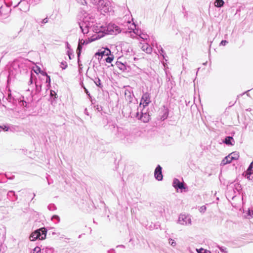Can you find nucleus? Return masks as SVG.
Masks as SVG:
<instances>
[{
    "mask_svg": "<svg viewBox=\"0 0 253 253\" xmlns=\"http://www.w3.org/2000/svg\"><path fill=\"white\" fill-rule=\"evenodd\" d=\"M94 22V18L88 13H84L82 21L79 23L80 27L82 32L85 34L89 32V28L92 26Z\"/></svg>",
    "mask_w": 253,
    "mask_h": 253,
    "instance_id": "nucleus-1",
    "label": "nucleus"
},
{
    "mask_svg": "<svg viewBox=\"0 0 253 253\" xmlns=\"http://www.w3.org/2000/svg\"><path fill=\"white\" fill-rule=\"evenodd\" d=\"M127 24H129V26H128V31H126V32L127 33L130 37L132 38H137V37H139L143 40H147L148 39V35L142 32L141 30L136 29V25L133 23H131L130 22H128Z\"/></svg>",
    "mask_w": 253,
    "mask_h": 253,
    "instance_id": "nucleus-2",
    "label": "nucleus"
},
{
    "mask_svg": "<svg viewBox=\"0 0 253 253\" xmlns=\"http://www.w3.org/2000/svg\"><path fill=\"white\" fill-rule=\"evenodd\" d=\"M98 9L103 14L111 12L113 10L111 2L106 0H100L98 2Z\"/></svg>",
    "mask_w": 253,
    "mask_h": 253,
    "instance_id": "nucleus-3",
    "label": "nucleus"
},
{
    "mask_svg": "<svg viewBox=\"0 0 253 253\" xmlns=\"http://www.w3.org/2000/svg\"><path fill=\"white\" fill-rule=\"evenodd\" d=\"M46 235V231L45 228H42L37 230L31 233L29 237V239L31 241H34L37 239H44Z\"/></svg>",
    "mask_w": 253,
    "mask_h": 253,
    "instance_id": "nucleus-4",
    "label": "nucleus"
},
{
    "mask_svg": "<svg viewBox=\"0 0 253 253\" xmlns=\"http://www.w3.org/2000/svg\"><path fill=\"white\" fill-rule=\"evenodd\" d=\"M103 31L107 34L116 35L120 33L122 28L118 25L114 23H109Z\"/></svg>",
    "mask_w": 253,
    "mask_h": 253,
    "instance_id": "nucleus-5",
    "label": "nucleus"
},
{
    "mask_svg": "<svg viewBox=\"0 0 253 253\" xmlns=\"http://www.w3.org/2000/svg\"><path fill=\"white\" fill-rule=\"evenodd\" d=\"M177 223L183 226H190L192 224L191 216L186 214H180L178 216Z\"/></svg>",
    "mask_w": 253,
    "mask_h": 253,
    "instance_id": "nucleus-6",
    "label": "nucleus"
},
{
    "mask_svg": "<svg viewBox=\"0 0 253 253\" xmlns=\"http://www.w3.org/2000/svg\"><path fill=\"white\" fill-rule=\"evenodd\" d=\"M101 36L99 37V35H94V36H92V37L91 38V40L89 41V42L95 41L98 39H100L101 38ZM88 42H89L85 41L84 40H81L79 41V44H78V48H77V53H78V56H79L81 54V50L82 49V46L84 44H87Z\"/></svg>",
    "mask_w": 253,
    "mask_h": 253,
    "instance_id": "nucleus-7",
    "label": "nucleus"
},
{
    "mask_svg": "<svg viewBox=\"0 0 253 253\" xmlns=\"http://www.w3.org/2000/svg\"><path fill=\"white\" fill-rule=\"evenodd\" d=\"M151 102L149 93L146 92L144 93L141 97L139 107L140 108H144L147 106Z\"/></svg>",
    "mask_w": 253,
    "mask_h": 253,
    "instance_id": "nucleus-8",
    "label": "nucleus"
},
{
    "mask_svg": "<svg viewBox=\"0 0 253 253\" xmlns=\"http://www.w3.org/2000/svg\"><path fill=\"white\" fill-rule=\"evenodd\" d=\"M111 54V51L108 48H102L95 54V57L98 56V60H101L103 57H106Z\"/></svg>",
    "mask_w": 253,
    "mask_h": 253,
    "instance_id": "nucleus-9",
    "label": "nucleus"
},
{
    "mask_svg": "<svg viewBox=\"0 0 253 253\" xmlns=\"http://www.w3.org/2000/svg\"><path fill=\"white\" fill-rule=\"evenodd\" d=\"M19 7V9L23 12H27L29 10L30 5L28 2L26 0H21L20 1L17 6Z\"/></svg>",
    "mask_w": 253,
    "mask_h": 253,
    "instance_id": "nucleus-10",
    "label": "nucleus"
},
{
    "mask_svg": "<svg viewBox=\"0 0 253 253\" xmlns=\"http://www.w3.org/2000/svg\"><path fill=\"white\" fill-rule=\"evenodd\" d=\"M155 177L156 179L159 181H161L163 179V175L162 173V167L158 165L155 170Z\"/></svg>",
    "mask_w": 253,
    "mask_h": 253,
    "instance_id": "nucleus-11",
    "label": "nucleus"
},
{
    "mask_svg": "<svg viewBox=\"0 0 253 253\" xmlns=\"http://www.w3.org/2000/svg\"><path fill=\"white\" fill-rule=\"evenodd\" d=\"M136 117L138 118V119H140L144 123L148 122L150 119L149 115L146 113H141V114H139V113L138 112L137 113Z\"/></svg>",
    "mask_w": 253,
    "mask_h": 253,
    "instance_id": "nucleus-12",
    "label": "nucleus"
},
{
    "mask_svg": "<svg viewBox=\"0 0 253 253\" xmlns=\"http://www.w3.org/2000/svg\"><path fill=\"white\" fill-rule=\"evenodd\" d=\"M173 186L176 189H183L184 185L183 183L180 182L178 179H174L173 181Z\"/></svg>",
    "mask_w": 253,
    "mask_h": 253,
    "instance_id": "nucleus-13",
    "label": "nucleus"
},
{
    "mask_svg": "<svg viewBox=\"0 0 253 253\" xmlns=\"http://www.w3.org/2000/svg\"><path fill=\"white\" fill-rule=\"evenodd\" d=\"M142 50L147 53H151L152 51V47L148 43L143 44L141 47Z\"/></svg>",
    "mask_w": 253,
    "mask_h": 253,
    "instance_id": "nucleus-14",
    "label": "nucleus"
},
{
    "mask_svg": "<svg viewBox=\"0 0 253 253\" xmlns=\"http://www.w3.org/2000/svg\"><path fill=\"white\" fill-rule=\"evenodd\" d=\"M232 161V160H231L230 156L228 155L222 160L220 165L222 166H225L226 164H230Z\"/></svg>",
    "mask_w": 253,
    "mask_h": 253,
    "instance_id": "nucleus-15",
    "label": "nucleus"
},
{
    "mask_svg": "<svg viewBox=\"0 0 253 253\" xmlns=\"http://www.w3.org/2000/svg\"><path fill=\"white\" fill-rule=\"evenodd\" d=\"M224 142L227 145H233L234 144V140L232 137L227 136L225 139Z\"/></svg>",
    "mask_w": 253,
    "mask_h": 253,
    "instance_id": "nucleus-16",
    "label": "nucleus"
},
{
    "mask_svg": "<svg viewBox=\"0 0 253 253\" xmlns=\"http://www.w3.org/2000/svg\"><path fill=\"white\" fill-rule=\"evenodd\" d=\"M229 156H230V158H231V160L232 161L237 160L239 158V154L238 152H233L229 154Z\"/></svg>",
    "mask_w": 253,
    "mask_h": 253,
    "instance_id": "nucleus-17",
    "label": "nucleus"
},
{
    "mask_svg": "<svg viewBox=\"0 0 253 253\" xmlns=\"http://www.w3.org/2000/svg\"><path fill=\"white\" fill-rule=\"evenodd\" d=\"M116 65L118 67V68L120 69L121 70L123 71H125L126 70V66L121 63V62H117L116 63Z\"/></svg>",
    "mask_w": 253,
    "mask_h": 253,
    "instance_id": "nucleus-18",
    "label": "nucleus"
},
{
    "mask_svg": "<svg viewBox=\"0 0 253 253\" xmlns=\"http://www.w3.org/2000/svg\"><path fill=\"white\" fill-rule=\"evenodd\" d=\"M224 3V2L223 0H216L214 4L216 7H222Z\"/></svg>",
    "mask_w": 253,
    "mask_h": 253,
    "instance_id": "nucleus-19",
    "label": "nucleus"
},
{
    "mask_svg": "<svg viewBox=\"0 0 253 253\" xmlns=\"http://www.w3.org/2000/svg\"><path fill=\"white\" fill-rule=\"evenodd\" d=\"M253 162L251 163L248 169L247 170L246 173L247 175H250L253 173Z\"/></svg>",
    "mask_w": 253,
    "mask_h": 253,
    "instance_id": "nucleus-20",
    "label": "nucleus"
},
{
    "mask_svg": "<svg viewBox=\"0 0 253 253\" xmlns=\"http://www.w3.org/2000/svg\"><path fill=\"white\" fill-rule=\"evenodd\" d=\"M42 74L43 76H45L46 77V83L48 84L47 85H48V87H49L50 86V77L48 75H47L46 73H44L43 72H42Z\"/></svg>",
    "mask_w": 253,
    "mask_h": 253,
    "instance_id": "nucleus-21",
    "label": "nucleus"
},
{
    "mask_svg": "<svg viewBox=\"0 0 253 253\" xmlns=\"http://www.w3.org/2000/svg\"><path fill=\"white\" fill-rule=\"evenodd\" d=\"M113 59H114L113 55L110 54V55L106 56V57L104 59V60L107 63H111V62L113 61Z\"/></svg>",
    "mask_w": 253,
    "mask_h": 253,
    "instance_id": "nucleus-22",
    "label": "nucleus"
},
{
    "mask_svg": "<svg viewBox=\"0 0 253 253\" xmlns=\"http://www.w3.org/2000/svg\"><path fill=\"white\" fill-rule=\"evenodd\" d=\"M41 249L39 247H35L30 253H41Z\"/></svg>",
    "mask_w": 253,
    "mask_h": 253,
    "instance_id": "nucleus-23",
    "label": "nucleus"
},
{
    "mask_svg": "<svg viewBox=\"0 0 253 253\" xmlns=\"http://www.w3.org/2000/svg\"><path fill=\"white\" fill-rule=\"evenodd\" d=\"M60 67L62 69H65L67 67V63L66 62H62L60 64Z\"/></svg>",
    "mask_w": 253,
    "mask_h": 253,
    "instance_id": "nucleus-24",
    "label": "nucleus"
},
{
    "mask_svg": "<svg viewBox=\"0 0 253 253\" xmlns=\"http://www.w3.org/2000/svg\"><path fill=\"white\" fill-rule=\"evenodd\" d=\"M207 208L205 206H202L200 207L199 211L201 213H204L206 211Z\"/></svg>",
    "mask_w": 253,
    "mask_h": 253,
    "instance_id": "nucleus-25",
    "label": "nucleus"
},
{
    "mask_svg": "<svg viewBox=\"0 0 253 253\" xmlns=\"http://www.w3.org/2000/svg\"><path fill=\"white\" fill-rule=\"evenodd\" d=\"M198 253H211L210 251L203 249H200L199 251L197 250Z\"/></svg>",
    "mask_w": 253,
    "mask_h": 253,
    "instance_id": "nucleus-26",
    "label": "nucleus"
},
{
    "mask_svg": "<svg viewBox=\"0 0 253 253\" xmlns=\"http://www.w3.org/2000/svg\"><path fill=\"white\" fill-rule=\"evenodd\" d=\"M94 83L96 84L97 86L99 87H101V82L99 78H97L95 79V81H94Z\"/></svg>",
    "mask_w": 253,
    "mask_h": 253,
    "instance_id": "nucleus-27",
    "label": "nucleus"
},
{
    "mask_svg": "<svg viewBox=\"0 0 253 253\" xmlns=\"http://www.w3.org/2000/svg\"><path fill=\"white\" fill-rule=\"evenodd\" d=\"M19 104L21 106H23L24 107H27V103L26 101H24L23 100H20L19 101Z\"/></svg>",
    "mask_w": 253,
    "mask_h": 253,
    "instance_id": "nucleus-28",
    "label": "nucleus"
},
{
    "mask_svg": "<svg viewBox=\"0 0 253 253\" xmlns=\"http://www.w3.org/2000/svg\"><path fill=\"white\" fill-rule=\"evenodd\" d=\"M220 251L223 253H227L226 248L224 247H218Z\"/></svg>",
    "mask_w": 253,
    "mask_h": 253,
    "instance_id": "nucleus-29",
    "label": "nucleus"
},
{
    "mask_svg": "<svg viewBox=\"0 0 253 253\" xmlns=\"http://www.w3.org/2000/svg\"><path fill=\"white\" fill-rule=\"evenodd\" d=\"M0 128L2 129L4 131H7L8 130V127L5 125H0Z\"/></svg>",
    "mask_w": 253,
    "mask_h": 253,
    "instance_id": "nucleus-30",
    "label": "nucleus"
},
{
    "mask_svg": "<svg viewBox=\"0 0 253 253\" xmlns=\"http://www.w3.org/2000/svg\"><path fill=\"white\" fill-rule=\"evenodd\" d=\"M169 243L172 247H175L176 245V242L173 240L172 239L169 240Z\"/></svg>",
    "mask_w": 253,
    "mask_h": 253,
    "instance_id": "nucleus-31",
    "label": "nucleus"
},
{
    "mask_svg": "<svg viewBox=\"0 0 253 253\" xmlns=\"http://www.w3.org/2000/svg\"><path fill=\"white\" fill-rule=\"evenodd\" d=\"M125 95H126V98H128L129 99H130V98H131L130 92L129 91H128V92L126 91Z\"/></svg>",
    "mask_w": 253,
    "mask_h": 253,
    "instance_id": "nucleus-32",
    "label": "nucleus"
},
{
    "mask_svg": "<svg viewBox=\"0 0 253 253\" xmlns=\"http://www.w3.org/2000/svg\"><path fill=\"white\" fill-rule=\"evenodd\" d=\"M34 71L37 74L39 73H42V72H41V69L40 68H39L38 67H36V68L34 69Z\"/></svg>",
    "mask_w": 253,
    "mask_h": 253,
    "instance_id": "nucleus-33",
    "label": "nucleus"
},
{
    "mask_svg": "<svg viewBox=\"0 0 253 253\" xmlns=\"http://www.w3.org/2000/svg\"><path fill=\"white\" fill-rule=\"evenodd\" d=\"M78 2L81 3V4L84 5L86 3L85 0H76Z\"/></svg>",
    "mask_w": 253,
    "mask_h": 253,
    "instance_id": "nucleus-34",
    "label": "nucleus"
},
{
    "mask_svg": "<svg viewBox=\"0 0 253 253\" xmlns=\"http://www.w3.org/2000/svg\"><path fill=\"white\" fill-rule=\"evenodd\" d=\"M228 43V42L226 40H223L221 42L220 44L221 45H225Z\"/></svg>",
    "mask_w": 253,
    "mask_h": 253,
    "instance_id": "nucleus-35",
    "label": "nucleus"
},
{
    "mask_svg": "<svg viewBox=\"0 0 253 253\" xmlns=\"http://www.w3.org/2000/svg\"><path fill=\"white\" fill-rule=\"evenodd\" d=\"M160 52V54L163 56V58H165V53L162 47L161 48Z\"/></svg>",
    "mask_w": 253,
    "mask_h": 253,
    "instance_id": "nucleus-36",
    "label": "nucleus"
},
{
    "mask_svg": "<svg viewBox=\"0 0 253 253\" xmlns=\"http://www.w3.org/2000/svg\"><path fill=\"white\" fill-rule=\"evenodd\" d=\"M84 91H85V92L86 93V94L89 97H90V94L89 93V92L88 91L87 89L84 87Z\"/></svg>",
    "mask_w": 253,
    "mask_h": 253,
    "instance_id": "nucleus-37",
    "label": "nucleus"
},
{
    "mask_svg": "<svg viewBox=\"0 0 253 253\" xmlns=\"http://www.w3.org/2000/svg\"><path fill=\"white\" fill-rule=\"evenodd\" d=\"M253 214V211L251 210H248V215H252Z\"/></svg>",
    "mask_w": 253,
    "mask_h": 253,
    "instance_id": "nucleus-38",
    "label": "nucleus"
},
{
    "mask_svg": "<svg viewBox=\"0 0 253 253\" xmlns=\"http://www.w3.org/2000/svg\"><path fill=\"white\" fill-rule=\"evenodd\" d=\"M47 18H44V19L42 20V24H45L47 22Z\"/></svg>",
    "mask_w": 253,
    "mask_h": 253,
    "instance_id": "nucleus-39",
    "label": "nucleus"
},
{
    "mask_svg": "<svg viewBox=\"0 0 253 253\" xmlns=\"http://www.w3.org/2000/svg\"><path fill=\"white\" fill-rule=\"evenodd\" d=\"M53 218H55V219H57L58 220H59V217L57 215H54L53 216Z\"/></svg>",
    "mask_w": 253,
    "mask_h": 253,
    "instance_id": "nucleus-40",
    "label": "nucleus"
},
{
    "mask_svg": "<svg viewBox=\"0 0 253 253\" xmlns=\"http://www.w3.org/2000/svg\"><path fill=\"white\" fill-rule=\"evenodd\" d=\"M32 79H33V76H32V75H31V78H30V81H29V83H30V84H32L33 83V80H32Z\"/></svg>",
    "mask_w": 253,
    "mask_h": 253,
    "instance_id": "nucleus-41",
    "label": "nucleus"
},
{
    "mask_svg": "<svg viewBox=\"0 0 253 253\" xmlns=\"http://www.w3.org/2000/svg\"><path fill=\"white\" fill-rule=\"evenodd\" d=\"M32 79H33V76H32V75H31V78H30V81H29V83H30V84H32L33 83V80H32Z\"/></svg>",
    "mask_w": 253,
    "mask_h": 253,
    "instance_id": "nucleus-42",
    "label": "nucleus"
},
{
    "mask_svg": "<svg viewBox=\"0 0 253 253\" xmlns=\"http://www.w3.org/2000/svg\"><path fill=\"white\" fill-rule=\"evenodd\" d=\"M117 248H121L124 249L125 248V247L123 245H120V246H117Z\"/></svg>",
    "mask_w": 253,
    "mask_h": 253,
    "instance_id": "nucleus-43",
    "label": "nucleus"
},
{
    "mask_svg": "<svg viewBox=\"0 0 253 253\" xmlns=\"http://www.w3.org/2000/svg\"><path fill=\"white\" fill-rule=\"evenodd\" d=\"M101 31H102V30H100V31H99V32H100Z\"/></svg>",
    "mask_w": 253,
    "mask_h": 253,
    "instance_id": "nucleus-44",
    "label": "nucleus"
},
{
    "mask_svg": "<svg viewBox=\"0 0 253 253\" xmlns=\"http://www.w3.org/2000/svg\"><path fill=\"white\" fill-rule=\"evenodd\" d=\"M51 95L53 94V93L51 92Z\"/></svg>",
    "mask_w": 253,
    "mask_h": 253,
    "instance_id": "nucleus-45",
    "label": "nucleus"
},
{
    "mask_svg": "<svg viewBox=\"0 0 253 253\" xmlns=\"http://www.w3.org/2000/svg\"><path fill=\"white\" fill-rule=\"evenodd\" d=\"M51 95L53 94V93L51 92Z\"/></svg>",
    "mask_w": 253,
    "mask_h": 253,
    "instance_id": "nucleus-46",
    "label": "nucleus"
}]
</instances>
